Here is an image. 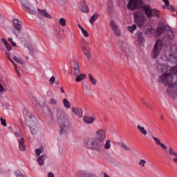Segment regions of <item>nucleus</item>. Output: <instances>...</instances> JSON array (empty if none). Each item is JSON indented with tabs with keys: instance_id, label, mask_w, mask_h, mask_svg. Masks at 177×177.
Masks as SVG:
<instances>
[{
	"instance_id": "9d476101",
	"label": "nucleus",
	"mask_w": 177,
	"mask_h": 177,
	"mask_svg": "<svg viewBox=\"0 0 177 177\" xmlns=\"http://www.w3.org/2000/svg\"><path fill=\"white\" fill-rule=\"evenodd\" d=\"M157 70L158 73H168L169 70V66L167 63V61L160 59L159 60V64L158 65Z\"/></svg>"
},
{
	"instance_id": "2eb2a0df",
	"label": "nucleus",
	"mask_w": 177,
	"mask_h": 177,
	"mask_svg": "<svg viewBox=\"0 0 177 177\" xmlns=\"http://www.w3.org/2000/svg\"><path fill=\"white\" fill-rule=\"evenodd\" d=\"M59 124V133L60 135H63V133H67L68 130L70 129V125L68 124V122H62Z\"/></svg>"
},
{
	"instance_id": "69168bd1",
	"label": "nucleus",
	"mask_w": 177,
	"mask_h": 177,
	"mask_svg": "<svg viewBox=\"0 0 177 177\" xmlns=\"http://www.w3.org/2000/svg\"><path fill=\"white\" fill-rule=\"evenodd\" d=\"M171 7H172V6L169 5V3L167 6H166V9L170 10Z\"/></svg>"
},
{
	"instance_id": "cd10ccee",
	"label": "nucleus",
	"mask_w": 177,
	"mask_h": 177,
	"mask_svg": "<svg viewBox=\"0 0 177 177\" xmlns=\"http://www.w3.org/2000/svg\"><path fill=\"white\" fill-rule=\"evenodd\" d=\"M137 129H138V131H140V133L144 135L145 136H146V135H147V130H146V129L142 126H140V124H138L137 125Z\"/></svg>"
},
{
	"instance_id": "b1692460",
	"label": "nucleus",
	"mask_w": 177,
	"mask_h": 177,
	"mask_svg": "<svg viewBox=\"0 0 177 177\" xmlns=\"http://www.w3.org/2000/svg\"><path fill=\"white\" fill-rule=\"evenodd\" d=\"M38 12L41 15V16H42L43 17H45L46 19H52V16H50V15H49V13H48V12L46 10H41V9H38Z\"/></svg>"
},
{
	"instance_id": "e433bc0d",
	"label": "nucleus",
	"mask_w": 177,
	"mask_h": 177,
	"mask_svg": "<svg viewBox=\"0 0 177 177\" xmlns=\"http://www.w3.org/2000/svg\"><path fill=\"white\" fill-rule=\"evenodd\" d=\"M147 162H146V160H145L144 159H141L140 160V161L138 162V165H140V167H141L142 168L145 167L146 164Z\"/></svg>"
},
{
	"instance_id": "2f4dec72",
	"label": "nucleus",
	"mask_w": 177,
	"mask_h": 177,
	"mask_svg": "<svg viewBox=\"0 0 177 177\" xmlns=\"http://www.w3.org/2000/svg\"><path fill=\"white\" fill-rule=\"evenodd\" d=\"M63 103L66 109H70L71 107V104H70V102H68V100L66 98H64L63 100Z\"/></svg>"
},
{
	"instance_id": "680f3d73",
	"label": "nucleus",
	"mask_w": 177,
	"mask_h": 177,
	"mask_svg": "<svg viewBox=\"0 0 177 177\" xmlns=\"http://www.w3.org/2000/svg\"><path fill=\"white\" fill-rule=\"evenodd\" d=\"M164 3H165V6H168V4L169 3V1L168 0H163Z\"/></svg>"
},
{
	"instance_id": "72a5a7b5",
	"label": "nucleus",
	"mask_w": 177,
	"mask_h": 177,
	"mask_svg": "<svg viewBox=\"0 0 177 177\" xmlns=\"http://www.w3.org/2000/svg\"><path fill=\"white\" fill-rule=\"evenodd\" d=\"M35 153L36 154V156H38L39 157V156H41V154H42V153H44V148L40 147L39 149H36L35 151Z\"/></svg>"
},
{
	"instance_id": "6e6d98bb",
	"label": "nucleus",
	"mask_w": 177,
	"mask_h": 177,
	"mask_svg": "<svg viewBox=\"0 0 177 177\" xmlns=\"http://www.w3.org/2000/svg\"><path fill=\"white\" fill-rule=\"evenodd\" d=\"M46 109H47V111H48L50 118H53V115H52V111H50V109L47 107Z\"/></svg>"
},
{
	"instance_id": "bf43d9fd",
	"label": "nucleus",
	"mask_w": 177,
	"mask_h": 177,
	"mask_svg": "<svg viewBox=\"0 0 177 177\" xmlns=\"http://www.w3.org/2000/svg\"><path fill=\"white\" fill-rule=\"evenodd\" d=\"M5 92V88H3V86L0 84V93Z\"/></svg>"
},
{
	"instance_id": "5701e85b",
	"label": "nucleus",
	"mask_w": 177,
	"mask_h": 177,
	"mask_svg": "<svg viewBox=\"0 0 177 177\" xmlns=\"http://www.w3.org/2000/svg\"><path fill=\"white\" fill-rule=\"evenodd\" d=\"M72 111L75 115H77L79 118H82V109L72 107Z\"/></svg>"
},
{
	"instance_id": "dca6fc26",
	"label": "nucleus",
	"mask_w": 177,
	"mask_h": 177,
	"mask_svg": "<svg viewBox=\"0 0 177 177\" xmlns=\"http://www.w3.org/2000/svg\"><path fill=\"white\" fill-rule=\"evenodd\" d=\"M72 64V74L73 77H75L80 75V65L77 63L76 61L73 60L71 62Z\"/></svg>"
},
{
	"instance_id": "7c9ffc66",
	"label": "nucleus",
	"mask_w": 177,
	"mask_h": 177,
	"mask_svg": "<svg viewBox=\"0 0 177 177\" xmlns=\"http://www.w3.org/2000/svg\"><path fill=\"white\" fill-rule=\"evenodd\" d=\"M120 147L121 149H122L123 150H124L125 151H132V149H131L129 147V146H128L127 145H126L125 143H121L120 144Z\"/></svg>"
},
{
	"instance_id": "7ed1b4c3",
	"label": "nucleus",
	"mask_w": 177,
	"mask_h": 177,
	"mask_svg": "<svg viewBox=\"0 0 177 177\" xmlns=\"http://www.w3.org/2000/svg\"><path fill=\"white\" fill-rule=\"evenodd\" d=\"M24 115L25 117L26 125L30 128L32 135H35V133L38 132L37 118L31 113L28 112V110L24 111Z\"/></svg>"
},
{
	"instance_id": "473e14b6",
	"label": "nucleus",
	"mask_w": 177,
	"mask_h": 177,
	"mask_svg": "<svg viewBox=\"0 0 177 177\" xmlns=\"http://www.w3.org/2000/svg\"><path fill=\"white\" fill-rule=\"evenodd\" d=\"M88 78H89L92 85H96V84H97V81L93 78V76L92 75V74H91V73L88 74Z\"/></svg>"
},
{
	"instance_id": "79ce46f5",
	"label": "nucleus",
	"mask_w": 177,
	"mask_h": 177,
	"mask_svg": "<svg viewBox=\"0 0 177 177\" xmlns=\"http://www.w3.org/2000/svg\"><path fill=\"white\" fill-rule=\"evenodd\" d=\"M81 32L86 38H88L89 37V33H88V31H86L85 28L82 29Z\"/></svg>"
},
{
	"instance_id": "f3484780",
	"label": "nucleus",
	"mask_w": 177,
	"mask_h": 177,
	"mask_svg": "<svg viewBox=\"0 0 177 177\" xmlns=\"http://www.w3.org/2000/svg\"><path fill=\"white\" fill-rule=\"evenodd\" d=\"M57 117L58 118L59 124L67 121V115L62 110H58L57 112Z\"/></svg>"
},
{
	"instance_id": "39448f33",
	"label": "nucleus",
	"mask_w": 177,
	"mask_h": 177,
	"mask_svg": "<svg viewBox=\"0 0 177 177\" xmlns=\"http://www.w3.org/2000/svg\"><path fill=\"white\" fill-rule=\"evenodd\" d=\"M142 10H144L147 17L151 19L152 17H160V12L157 9H151L149 6L144 4L141 6Z\"/></svg>"
},
{
	"instance_id": "c85d7f7f",
	"label": "nucleus",
	"mask_w": 177,
	"mask_h": 177,
	"mask_svg": "<svg viewBox=\"0 0 177 177\" xmlns=\"http://www.w3.org/2000/svg\"><path fill=\"white\" fill-rule=\"evenodd\" d=\"M76 77V82H81L83 80H85L86 78V74H80L77 75Z\"/></svg>"
},
{
	"instance_id": "9b49d317",
	"label": "nucleus",
	"mask_w": 177,
	"mask_h": 177,
	"mask_svg": "<svg viewBox=\"0 0 177 177\" xmlns=\"http://www.w3.org/2000/svg\"><path fill=\"white\" fill-rule=\"evenodd\" d=\"M142 3H143L142 0H131L127 5V8L129 10H135V9H139L142 6Z\"/></svg>"
},
{
	"instance_id": "f257e3e1",
	"label": "nucleus",
	"mask_w": 177,
	"mask_h": 177,
	"mask_svg": "<svg viewBox=\"0 0 177 177\" xmlns=\"http://www.w3.org/2000/svg\"><path fill=\"white\" fill-rule=\"evenodd\" d=\"M104 142H106V131L100 129L95 133V139L87 138L84 140V146L89 150L103 153Z\"/></svg>"
},
{
	"instance_id": "774afa93",
	"label": "nucleus",
	"mask_w": 177,
	"mask_h": 177,
	"mask_svg": "<svg viewBox=\"0 0 177 177\" xmlns=\"http://www.w3.org/2000/svg\"><path fill=\"white\" fill-rule=\"evenodd\" d=\"M102 175H103L104 177H110V176L107 174V173H102Z\"/></svg>"
},
{
	"instance_id": "a211bd4d",
	"label": "nucleus",
	"mask_w": 177,
	"mask_h": 177,
	"mask_svg": "<svg viewBox=\"0 0 177 177\" xmlns=\"http://www.w3.org/2000/svg\"><path fill=\"white\" fill-rule=\"evenodd\" d=\"M79 10L82 12L83 13H88L89 12V7L86 6V3L85 1H82L80 2L79 5Z\"/></svg>"
},
{
	"instance_id": "f8f14e48",
	"label": "nucleus",
	"mask_w": 177,
	"mask_h": 177,
	"mask_svg": "<svg viewBox=\"0 0 177 177\" xmlns=\"http://www.w3.org/2000/svg\"><path fill=\"white\" fill-rule=\"evenodd\" d=\"M165 59L167 62H170V63H177V57L172 52V50H167L165 51Z\"/></svg>"
},
{
	"instance_id": "052dcab7",
	"label": "nucleus",
	"mask_w": 177,
	"mask_h": 177,
	"mask_svg": "<svg viewBox=\"0 0 177 177\" xmlns=\"http://www.w3.org/2000/svg\"><path fill=\"white\" fill-rule=\"evenodd\" d=\"M48 177H55V174L53 172H49L48 174Z\"/></svg>"
},
{
	"instance_id": "0e129e2a",
	"label": "nucleus",
	"mask_w": 177,
	"mask_h": 177,
	"mask_svg": "<svg viewBox=\"0 0 177 177\" xmlns=\"http://www.w3.org/2000/svg\"><path fill=\"white\" fill-rule=\"evenodd\" d=\"M15 136H16L17 138H20V133H19V132H15Z\"/></svg>"
},
{
	"instance_id": "603ef678",
	"label": "nucleus",
	"mask_w": 177,
	"mask_h": 177,
	"mask_svg": "<svg viewBox=\"0 0 177 177\" xmlns=\"http://www.w3.org/2000/svg\"><path fill=\"white\" fill-rule=\"evenodd\" d=\"M66 151V149L64 148V147H61L59 148V154H63Z\"/></svg>"
},
{
	"instance_id": "393cba45",
	"label": "nucleus",
	"mask_w": 177,
	"mask_h": 177,
	"mask_svg": "<svg viewBox=\"0 0 177 177\" xmlns=\"http://www.w3.org/2000/svg\"><path fill=\"white\" fill-rule=\"evenodd\" d=\"M26 140H24V138H20L19 140V150L20 151H26V145H24Z\"/></svg>"
},
{
	"instance_id": "5fc2aeb1",
	"label": "nucleus",
	"mask_w": 177,
	"mask_h": 177,
	"mask_svg": "<svg viewBox=\"0 0 177 177\" xmlns=\"http://www.w3.org/2000/svg\"><path fill=\"white\" fill-rule=\"evenodd\" d=\"M30 55H34V48L32 47H28Z\"/></svg>"
},
{
	"instance_id": "c756f323",
	"label": "nucleus",
	"mask_w": 177,
	"mask_h": 177,
	"mask_svg": "<svg viewBox=\"0 0 177 177\" xmlns=\"http://www.w3.org/2000/svg\"><path fill=\"white\" fill-rule=\"evenodd\" d=\"M97 19H99V14H97V12H95L90 19L89 20V23L91 24H93V23H95L96 21V20H97Z\"/></svg>"
},
{
	"instance_id": "4d7b16f0",
	"label": "nucleus",
	"mask_w": 177,
	"mask_h": 177,
	"mask_svg": "<svg viewBox=\"0 0 177 177\" xmlns=\"http://www.w3.org/2000/svg\"><path fill=\"white\" fill-rule=\"evenodd\" d=\"M163 150H167V147L164 145V143H162L159 145Z\"/></svg>"
},
{
	"instance_id": "58836bf2",
	"label": "nucleus",
	"mask_w": 177,
	"mask_h": 177,
	"mask_svg": "<svg viewBox=\"0 0 177 177\" xmlns=\"http://www.w3.org/2000/svg\"><path fill=\"white\" fill-rule=\"evenodd\" d=\"M169 154L170 156H174V157H176V156L177 155L176 152H175V151H174V149H172V147H169Z\"/></svg>"
},
{
	"instance_id": "a18cd8bd",
	"label": "nucleus",
	"mask_w": 177,
	"mask_h": 177,
	"mask_svg": "<svg viewBox=\"0 0 177 177\" xmlns=\"http://www.w3.org/2000/svg\"><path fill=\"white\" fill-rule=\"evenodd\" d=\"M0 121H1V125H3V127H8V124L6 123V120L3 119V118H0Z\"/></svg>"
},
{
	"instance_id": "ddd939ff",
	"label": "nucleus",
	"mask_w": 177,
	"mask_h": 177,
	"mask_svg": "<svg viewBox=\"0 0 177 177\" xmlns=\"http://www.w3.org/2000/svg\"><path fill=\"white\" fill-rule=\"evenodd\" d=\"M83 46L82 47V50L84 53V55H85V56H86L88 60L91 59V47H89V44H88V42L84 41H83Z\"/></svg>"
},
{
	"instance_id": "8fccbe9b",
	"label": "nucleus",
	"mask_w": 177,
	"mask_h": 177,
	"mask_svg": "<svg viewBox=\"0 0 177 177\" xmlns=\"http://www.w3.org/2000/svg\"><path fill=\"white\" fill-rule=\"evenodd\" d=\"M84 177H97V176L93 173H88L85 174Z\"/></svg>"
},
{
	"instance_id": "3c124183",
	"label": "nucleus",
	"mask_w": 177,
	"mask_h": 177,
	"mask_svg": "<svg viewBox=\"0 0 177 177\" xmlns=\"http://www.w3.org/2000/svg\"><path fill=\"white\" fill-rule=\"evenodd\" d=\"M57 3H58V5H64V3H66V0H55Z\"/></svg>"
},
{
	"instance_id": "0eeeda50",
	"label": "nucleus",
	"mask_w": 177,
	"mask_h": 177,
	"mask_svg": "<svg viewBox=\"0 0 177 177\" xmlns=\"http://www.w3.org/2000/svg\"><path fill=\"white\" fill-rule=\"evenodd\" d=\"M134 21L139 28H142L146 24V17L141 11H137L133 13Z\"/></svg>"
},
{
	"instance_id": "a878e982",
	"label": "nucleus",
	"mask_w": 177,
	"mask_h": 177,
	"mask_svg": "<svg viewBox=\"0 0 177 177\" xmlns=\"http://www.w3.org/2000/svg\"><path fill=\"white\" fill-rule=\"evenodd\" d=\"M164 31H165L164 25L162 24H159L157 28L156 33L158 35H161V34H164Z\"/></svg>"
},
{
	"instance_id": "c9c22d12",
	"label": "nucleus",
	"mask_w": 177,
	"mask_h": 177,
	"mask_svg": "<svg viewBox=\"0 0 177 177\" xmlns=\"http://www.w3.org/2000/svg\"><path fill=\"white\" fill-rule=\"evenodd\" d=\"M15 62L17 63H19V64H24V60H23L21 58H17V57H13Z\"/></svg>"
},
{
	"instance_id": "4c0bfd02",
	"label": "nucleus",
	"mask_w": 177,
	"mask_h": 177,
	"mask_svg": "<svg viewBox=\"0 0 177 177\" xmlns=\"http://www.w3.org/2000/svg\"><path fill=\"white\" fill-rule=\"evenodd\" d=\"M136 25H132L131 26H129L128 27V30L129 31V32H131V34H133V32L135 31V30H136Z\"/></svg>"
},
{
	"instance_id": "e2e57ef3",
	"label": "nucleus",
	"mask_w": 177,
	"mask_h": 177,
	"mask_svg": "<svg viewBox=\"0 0 177 177\" xmlns=\"http://www.w3.org/2000/svg\"><path fill=\"white\" fill-rule=\"evenodd\" d=\"M1 41L3 42L4 45H5L6 44H8V41H6V39H5L4 38H2V39H1Z\"/></svg>"
},
{
	"instance_id": "6e6552de",
	"label": "nucleus",
	"mask_w": 177,
	"mask_h": 177,
	"mask_svg": "<svg viewBox=\"0 0 177 177\" xmlns=\"http://www.w3.org/2000/svg\"><path fill=\"white\" fill-rule=\"evenodd\" d=\"M167 95L171 99H175L177 96V82L171 86L167 87Z\"/></svg>"
},
{
	"instance_id": "de8ad7c7",
	"label": "nucleus",
	"mask_w": 177,
	"mask_h": 177,
	"mask_svg": "<svg viewBox=\"0 0 177 177\" xmlns=\"http://www.w3.org/2000/svg\"><path fill=\"white\" fill-rule=\"evenodd\" d=\"M55 81H56V77H55V76H52L49 80V82H50V85H53V84H55Z\"/></svg>"
},
{
	"instance_id": "338daca9",
	"label": "nucleus",
	"mask_w": 177,
	"mask_h": 177,
	"mask_svg": "<svg viewBox=\"0 0 177 177\" xmlns=\"http://www.w3.org/2000/svg\"><path fill=\"white\" fill-rule=\"evenodd\" d=\"M175 157L176 158H173V161L177 164V155Z\"/></svg>"
},
{
	"instance_id": "13d9d810",
	"label": "nucleus",
	"mask_w": 177,
	"mask_h": 177,
	"mask_svg": "<svg viewBox=\"0 0 177 177\" xmlns=\"http://www.w3.org/2000/svg\"><path fill=\"white\" fill-rule=\"evenodd\" d=\"M50 103L51 104H57V102H56V100H55V99L50 100Z\"/></svg>"
},
{
	"instance_id": "20e7f679",
	"label": "nucleus",
	"mask_w": 177,
	"mask_h": 177,
	"mask_svg": "<svg viewBox=\"0 0 177 177\" xmlns=\"http://www.w3.org/2000/svg\"><path fill=\"white\" fill-rule=\"evenodd\" d=\"M174 73H165L159 77V82H161V84H164L165 86H167L169 88V86H172V82H174Z\"/></svg>"
},
{
	"instance_id": "bb28decb",
	"label": "nucleus",
	"mask_w": 177,
	"mask_h": 177,
	"mask_svg": "<svg viewBox=\"0 0 177 177\" xmlns=\"http://www.w3.org/2000/svg\"><path fill=\"white\" fill-rule=\"evenodd\" d=\"M120 48L122 50H124V52H127L128 49H129V45L128 44L125 43V41H120Z\"/></svg>"
},
{
	"instance_id": "423d86ee",
	"label": "nucleus",
	"mask_w": 177,
	"mask_h": 177,
	"mask_svg": "<svg viewBox=\"0 0 177 177\" xmlns=\"http://www.w3.org/2000/svg\"><path fill=\"white\" fill-rule=\"evenodd\" d=\"M21 5V9L29 15H37V11L32 8V4L28 0H18Z\"/></svg>"
},
{
	"instance_id": "6ab92c4d",
	"label": "nucleus",
	"mask_w": 177,
	"mask_h": 177,
	"mask_svg": "<svg viewBox=\"0 0 177 177\" xmlns=\"http://www.w3.org/2000/svg\"><path fill=\"white\" fill-rule=\"evenodd\" d=\"M136 39L138 44V45H142L145 42V36L143 35V32H138L136 34Z\"/></svg>"
},
{
	"instance_id": "49530a36",
	"label": "nucleus",
	"mask_w": 177,
	"mask_h": 177,
	"mask_svg": "<svg viewBox=\"0 0 177 177\" xmlns=\"http://www.w3.org/2000/svg\"><path fill=\"white\" fill-rule=\"evenodd\" d=\"M59 24L62 26V27H64V26H66V19L61 18L59 19Z\"/></svg>"
},
{
	"instance_id": "aec40b11",
	"label": "nucleus",
	"mask_w": 177,
	"mask_h": 177,
	"mask_svg": "<svg viewBox=\"0 0 177 177\" xmlns=\"http://www.w3.org/2000/svg\"><path fill=\"white\" fill-rule=\"evenodd\" d=\"M83 121H84V124L91 125V124H93V122H95V118L84 115L83 117Z\"/></svg>"
},
{
	"instance_id": "412c9836",
	"label": "nucleus",
	"mask_w": 177,
	"mask_h": 177,
	"mask_svg": "<svg viewBox=\"0 0 177 177\" xmlns=\"http://www.w3.org/2000/svg\"><path fill=\"white\" fill-rule=\"evenodd\" d=\"M46 158V155L43 154L37 158V162L39 167L45 165V160Z\"/></svg>"
},
{
	"instance_id": "ea45409f",
	"label": "nucleus",
	"mask_w": 177,
	"mask_h": 177,
	"mask_svg": "<svg viewBox=\"0 0 177 177\" xmlns=\"http://www.w3.org/2000/svg\"><path fill=\"white\" fill-rule=\"evenodd\" d=\"M170 73L171 74H174V75H177V66H173L170 68Z\"/></svg>"
},
{
	"instance_id": "c03bdc74",
	"label": "nucleus",
	"mask_w": 177,
	"mask_h": 177,
	"mask_svg": "<svg viewBox=\"0 0 177 177\" xmlns=\"http://www.w3.org/2000/svg\"><path fill=\"white\" fill-rule=\"evenodd\" d=\"M10 62L12 63V64L15 66V70L18 74V75H20V73L19 72V70L17 69V65L15 64V62H13V59L12 58H9Z\"/></svg>"
},
{
	"instance_id": "09e8293b",
	"label": "nucleus",
	"mask_w": 177,
	"mask_h": 177,
	"mask_svg": "<svg viewBox=\"0 0 177 177\" xmlns=\"http://www.w3.org/2000/svg\"><path fill=\"white\" fill-rule=\"evenodd\" d=\"M15 175L17 177H26L21 171H17L15 172Z\"/></svg>"
},
{
	"instance_id": "f704fd0d",
	"label": "nucleus",
	"mask_w": 177,
	"mask_h": 177,
	"mask_svg": "<svg viewBox=\"0 0 177 177\" xmlns=\"http://www.w3.org/2000/svg\"><path fill=\"white\" fill-rule=\"evenodd\" d=\"M111 141L110 140H107L105 142V144L104 145V148L105 150H109V149H110V147H111V145H110Z\"/></svg>"
},
{
	"instance_id": "37998d69",
	"label": "nucleus",
	"mask_w": 177,
	"mask_h": 177,
	"mask_svg": "<svg viewBox=\"0 0 177 177\" xmlns=\"http://www.w3.org/2000/svg\"><path fill=\"white\" fill-rule=\"evenodd\" d=\"M10 62L12 63V64L15 66V70L18 74V75H20V73L19 72V70L17 69V65L15 64V62H13V59L12 58H9Z\"/></svg>"
},
{
	"instance_id": "4468645a",
	"label": "nucleus",
	"mask_w": 177,
	"mask_h": 177,
	"mask_svg": "<svg viewBox=\"0 0 177 177\" xmlns=\"http://www.w3.org/2000/svg\"><path fill=\"white\" fill-rule=\"evenodd\" d=\"M109 26L116 37H121V30H120L118 25H117L114 21H111Z\"/></svg>"
},
{
	"instance_id": "864d4df0",
	"label": "nucleus",
	"mask_w": 177,
	"mask_h": 177,
	"mask_svg": "<svg viewBox=\"0 0 177 177\" xmlns=\"http://www.w3.org/2000/svg\"><path fill=\"white\" fill-rule=\"evenodd\" d=\"M5 46L6 49H8V50H12V46H10V44H9L8 43H6L5 44Z\"/></svg>"
},
{
	"instance_id": "a19ab883",
	"label": "nucleus",
	"mask_w": 177,
	"mask_h": 177,
	"mask_svg": "<svg viewBox=\"0 0 177 177\" xmlns=\"http://www.w3.org/2000/svg\"><path fill=\"white\" fill-rule=\"evenodd\" d=\"M152 139L154 140L155 143L158 145V146L160 145L161 140H160V139L156 138L155 136H152Z\"/></svg>"
},
{
	"instance_id": "1a4fd4ad",
	"label": "nucleus",
	"mask_w": 177,
	"mask_h": 177,
	"mask_svg": "<svg viewBox=\"0 0 177 177\" xmlns=\"http://www.w3.org/2000/svg\"><path fill=\"white\" fill-rule=\"evenodd\" d=\"M12 23L15 28L17 30H14L15 35H16L17 38H21L20 37V32L21 31V24H22L21 21L17 19H14L12 21Z\"/></svg>"
},
{
	"instance_id": "4be33fe9",
	"label": "nucleus",
	"mask_w": 177,
	"mask_h": 177,
	"mask_svg": "<svg viewBox=\"0 0 177 177\" xmlns=\"http://www.w3.org/2000/svg\"><path fill=\"white\" fill-rule=\"evenodd\" d=\"M145 34L147 37H153L154 34H156V30H154L151 26H149L148 28L146 29Z\"/></svg>"
},
{
	"instance_id": "f03ea898",
	"label": "nucleus",
	"mask_w": 177,
	"mask_h": 177,
	"mask_svg": "<svg viewBox=\"0 0 177 177\" xmlns=\"http://www.w3.org/2000/svg\"><path fill=\"white\" fill-rule=\"evenodd\" d=\"M174 38H175L174 32L171 30H169L166 37H165L162 39H158L151 54L152 59H157V57H158L161 53V50H162L164 48L171 46L172 45Z\"/></svg>"
}]
</instances>
